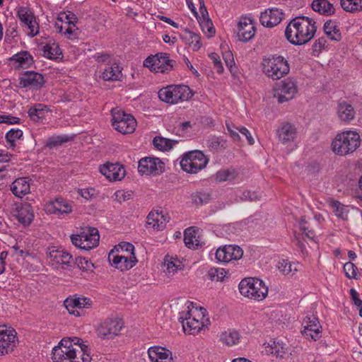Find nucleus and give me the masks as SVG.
<instances>
[{
    "instance_id": "1",
    "label": "nucleus",
    "mask_w": 362,
    "mask_h": 362,
    "mask_svg": "<svg viewBox=\"0 0 362 362\" xmlns=\"http://www.w3.org/2000/svg\"><path fill=\"white\" fill-rule=\"evenodd\" d=\"M315 21L308 17L298 16L292 19L285 30L287 40L294 45H303L310 41L317 30Z\"/></svg>"
},
{
    "instance_id": "2",
    "label": "nucleus",
    "mask_w": 362,
    "mask_h": 362,
    "mask_svg": "<svg viewBox=\"0 0 362 362\" xmlns=\"http://www.w3.org/2000/svg\"><path fill=\"white\" fill-rule=\"evenodd\" d=\"M81 339L78 337L62 339L59 345L52 349L53 362H89L88 356H83L81 361L75 358L76 354L81 352Z\"/></svg>"
},
{
    "instance_id": "3",
    "label": "nucleus",
    "mask_w": 362,
    "mask_h": 362,
    "mask_svg": "<svg viewBox=\"0 0 362 362\" xmlns=\"http://www.w3.org/2000/svg\"><path fill=\"white\" fill-rule=\"evenodd\" d=\"M262 71L269 78L279 80L289 73L288 61L280 55H271L263 59Z\"/></svg>"
},
{
    "instance_id": "4",
    "label": "nucleus",
    "mask_w": 362,
    "mask_h": 362,
    "mask_svg": "<svg viewBox=\"0 0 362 362\" xmlns=\"http://www.w3.org/2000/svg\"><path fill=\"white\" fill-rule=\"evenodd\" d=\"M360 145V136L355 132H345L336 136L332 143V151L337 155L345 156L354 152Z\"/></svg>"
},
{
    "instance_id": "5",
    "label": "nucleus",
    "mask_w": 362,
    "mask_h": 362,
    "mask_svg": "<svg viewBox=\"0 0 362 362\" xmlns=\"http://www.w3.org/2000/svg\"><path fill=\"white\" fill-rule=\"evenodd\" d=\"M240 293L243 296L260 301L264 300L268 293V288L264 282L257 278H245L238 286Z\"/></svg>"
},
{
    "instance_id": "6",
    "label": "nucleus",
    "mask_w": 362,
    "mask_h": 362,
    "mask_svg": "<svg viewBox=\"0 0 362 362\" xmlns=\"http://www.w3.org/2000/svg\"><path fill=\"white\" fill-rule=\"evenodd\" d=\"M194 312H197L196 309L194 311L187 310L180 313L179 321L182 325L183 331L185 333L189 334H198L204 326L209 324V320L204 318L206 313V309L200 308V314L202 315V320L196 318Z\"/></svg>"
},
{
    "instance_id": "7",
    "label": "nucleus",
    "mask_w": 362,
    "mask_h": 362,
    "mask_svg": "<svg viewBox=\"0 0 362 362\" xmlns=\"http://www.w3.org/2000/svg\"><path fill=\"white\" fill-rule=\"evenodd\" d=\"M158 94L160 100L169 104L188 100L192 96L189 88L185 85L168 86L160 89Z\"/></svg>"
},
{
    "instance_id": "8",
    "label": "nucleus",
    "mask_w": 362,
    "mask_h": 362,
    "mask_svg": "<svg viewBox=\"0 0 362 362\" xmlns=\"http://www.w3.org/2000/svg\"><path fill=\"white\" fill-rule=\"evenodd\" d=\"M208 159L200 151H193L185 153L180 161L181 168L187 173H197L204 169Z\"/></svg>"
},
{
    "instance_id": "9",
    "label": "nucleus",
    "mask_w": 362,
    "mask_h": 362,
    "mask_svg": "<svg viewBox=\"0 0 362 362\" xmlns=\"http://www.w3.org/2000/svg\"><path fill=\"white\" fill-rule=\"evenodd\" d=\"M112 125L118 132L127 134L135 131L136 121L132 115L126 114L121 110L112 109Z\"/></svg>"
},
{
    "instance_id": "10",
    "label": "nucleus",
    "mask_w": 362,
    "mask_h": 362,
    "mask_svg": "<svg viewBox=\"0 0 362 362\" xmlns=\"http://www.w3.org/2000/svg\"><path fill=\"white\" fill-rule=\"evenodd\" d=\"M71 240L76 247L85 250H89L98 245L99 233L98 229L88 228L80 234L72 235Z\"/></svg>"
},
{
    "instance_id": "11",
    "label": "nucleus",
    "mask_w": 362,
    "mask_h": 362,
    "mask_svg": "<svg viewBox=\"0 0 362 362\" xmlns=\"http://www.w3.org/2000/svg\"><path fill=\"white\" fill-rule=\"evenodd\" d=\"M48 257L51 265L56 269L70 270L74 264L72 255L62 249L49 248Z\"/></svg>"
},
{
    "instance_id": "12",
    "label": "nucleus",
    "mask_w": 362,
    "mask_h": 362,
    "mask_svg": "<svg viewBox=\"0 0 362 362\" xmlns=\"http://www.w3.org/2000/svg\"><path fill=\"white\" fill-rule=\"evenodd\" d=\"M173 62L167 54L158 53L147 57L144 66L156 73H167L173 69Z\"/></svg>"
},
{
    "instance_id": "13",
    "label": "nucleus",
    "mask_w": 362,
    "mask_h": 362,
    "mask_svg": "<svg viewBox=\"0 0 362 362\" xmlns=\"http://www.w3.org/2000/svg\"><path fill=\"white\" fill-rule=\"evenodd\" d=\"M124 322L120 319H110L100 324L97 328L98 336L101 339H112L120 334Z\"/></svg>"
},
{
    "instance_id": "14",
    "label": "nucleus",
    "mask_w": 362,
    "mask_h": 362,
    "mask_svg": "<svg viewBox=\"0 0 362 362\" xmlns=\"http://www.w3.org/2000/svg\"><path fill=\"white\" fill-rule=\"evenodd\" d=\"M17 16L21 22L27 27L28 35L34 37L39 33V24L33 12L28 7H19L17 11Z\"/></svg>"
},
{
    "instance_id": "15",
    "label": "nucleus",
    "mask_w": 362,
    "mask_h": 362,
    "mask_svg": "<svg viewBox=\"0 0 362 362\" xmlns=\"http://www.w3.org/2000/svg\"><path fill=\"white\" fill-rule=\"evenodd\" d=\"M302 334L306 339H312L314 341L319 339L322 336V326L318 319L314 315L306 316L302 322Z\"/></svg>"
},
{
    "instance_id": "16",
    "label": "nucleus",
    "mask_w": 362,
    "mask_h": 362,
    "mask_svg": "<svg viewBox=\"0 0 362 362\" xmlns=\"http://www.w3.org/2000/svg\"><path fill=\"white\" fill-rule=\"evenodd\" d=\"M138 170L142 175H159L164 171V163L158 158H143L139 161Z\"/></svg>"
},
{
    "instance_id": "17",
    "label": "nucleus",
    "mask_w": 362,
    "mask_h": 362,
    "mask_svg": "<svg viewBox=\"0 0 362 362\" xmlns=\"http://www.w3.org/2000/svg\"><path fill=\"white\" fill-rule=\"evenodd\" d=\"M297 93V85L294 80L288 78L281 81L278 89L275 90L274 97L279 103L293 99Z\"/></svg>"
},
{
    "instance_id": "18",
    "label": "nucleus",
    "mask_w": 362,
    "mask_h": 362,
    "mask_svg": "<svg viewBox=\"0 0 362 362\" xmlns=\"http://www.w3.org/2000/svg\"><path fill=\"white\" fill-rule=\"evenodd\" d=\"M45 84L43 76L35 71H27L19 76V86L34 90L40 89Z\"/></svg>"
},
{
    "instance_id": "19",
    "label": "nucleus",
    "mask_w": 362,
    "mask_h": 362,
    "mask_svg": "<svg viewBox=\"0 0 362 362\" xmlns=\"http://www.w3.org/2000/svg\"><path fill=\"white\" fill-rule=\"evenodd\" d=\"M243 255V251L239 246L229 245L219 247L216 252V258L218 262L228 263L240 259Z\"/></svg>"
},
{
    "instance_id": "20",
    "label": "nucleus",
    "mask_w": 362,
    "mask_h": 362,
    "mask_svg": "<svg viewBox=\"0 0 362 362\" xmlns=\"http://www.w3.org/2000/svg\"><path fill=\"white\" fill-rule=\"evenodd\" d=\"M92 300L84 296H73L66 298L64 301V305L69 313L76 316L79 315L77 308H89L92 306Z\"/></svg>"
},
{
    "instance_id": "21",
    "label": "nucleus",
    "mask_w": 362,
    "mask_h": 362,
    "mask_svg": "<svg viewBox=\"0 0 362 362\" xmlns=\"http://www.w3.org/2000/svg\"><path fill=\"white\" fill-rule=\"evenodd\" d=\"M108 259L112 265L121 271H126L132 269L137 262L135 255L126 256L124 254H115L111 252Z\"/></svg>"
},
{
    "instance_id": "22",
    "label": "nucleus",
    "mask_w": 362,
    "mask_h": 362,
    "mask_svg": "<svg viewBox=\"0 0 362 362\" xmlns=\"http://www.w3.org/2000/svg\"><path fill=\"white\" fill-rule=\"evenodd\" d=\"M16 332L14 329H7L0 327V356L13 351L16 346Z\"/></svg>"
},
{
    "instance_id": "23",
    "label": "nucleus",
    "mask_w": 362,
    "mask_h": 362,
    "mask_svg": "<svg viewBox=\"0 0 362 362\" xmlns=\"http://www.w3.org/2000/svg\"><path fill=\"white\" fill-rule=\"evenodd\" d=\"M100 172L110 181H118L123 179L126 171L119 163H106L100 167Z\"/></svg>"
},
{
    "instance_id": "24",
    "label": "nucleus",
    "mask_w": 362,
    "mask_h": 362,
    "mask_svg": "<svg viewBox=\"0 0 362 362\" xmlns=\"http://www.w3.org/2000/svg\"><path fill=\"white\" fill-rule=\"evenodd\" d=\"M256 32L252 20L248 18H242L237 27V35L239 40L247 42L252 39Z\"/></svg>"
},
{
    "instance_id": "25",
    "label": "nucleus",
    "mask_w": 362,
    "mask_h": 362,
    "mask_svg": "<svg viewBox=\"0 0 362 362\" xmlns=\"http://www.w3.org/2000/svg\"><path fill=\"white\" fill-rule=\"evenodd\" d=\"M284 13L281 9L272 8L261 13L259 21L261 24L267 28H273L281 23Z\"/></svg>"
},
{
    "instance_id": "26",
    "label": "nucleus",
    "mask_w": 362,
    "mask_h": 362,
    "mask_svg": "<svg viewBox=\"0 0 362 362\" xmlns=\"http://www.w3.org/2000/svg\"><path fill=\"white\" fill-rule=\"evenodd\" d=\"M276 136L281 144H288L296 139L297 129L294 124L287 122H284L277 129Z\"/></svg>"
},
{
    "instance_id": "27",
    "label": "nucleus",
    "mask_w": 362,
    "mask_h": 362,
    "mask_svg": "<svg viewBox=\"0 0 362 362\" xmlns=\"http://www.w3.org/2000/svg\"><path fill=\"white\" fill-rule=\"evenodd\" d=\"M47 214H68L71 212L72 207L69 203L62 198L56 199L46 204L45 206Z\"/></svg>"
},
{
    "instance_id": "28",
    "label": "nucleus",
    "mask_w": 362,
    "mask_h": 362,
    "mask_svg": "<svg viewBox=\"0 0 362 362\" xmlns=\"http://www.w3.org/2000/svg\"><path fill=\"white\" fill-rule=\"evenodd\" d=\"M14 216L23 226H28L34 217L32 206L27 202L18 205L16 208Z\"/></svg>"
},
{
    "instance_id": "29",
    "label": "nucleus",
    "mask_w": 362,
    "mask_h": 362,
    "mask_svg": "<svg viewBox=\"0 0 362 362\" xmlns=\"http://www.w3.org/2000/svg\"><path fill=\"white\" fill-rule=\"evenodd\" d=\"M148 354L151 362H173L171 352L163 347H151Z\"/></svg>"
},
{
    "instance_id": "30",
    "label": "nucleus",
    "mask_w": 362,
    "mask_h": 362,
    "mask_svg": "<svg viewBox=\"0 0 362 362\" xmlns=\"http://www.w3.org/2000/svg\"><path fill=\"white\" fill-rule=\"evenodd\" d=\"M168 222V218L162 212L151 211L147 216L146 224L156 230H163Z\"/></svg>"
},
{
    "instance_id": "31",
    "label": "nucleus",
    "mask_w": 362,
    "mask_h": 362,
    "mask_svg": "<svg viewBox=\"0 0 362 362\" xmlns=\"http://www.w3.org/2000/svg\"><path fill=\"white\" fill-rule=\"evenodd\" d=\"M337 113L341 121L349 122L354 119L356 111L351 104L341 100L337 105Z\"/></svg>"
},
{
    "instance_id": "32",
    "label": "nucleus",
    "mask_w": 362,
    "mask_h": 362,
    "mask_svg": "<svg viewBox=\"0 0 362 362\" xmlns=\"http://www.w3.org/2000/svg\"><path fill=\"white\" fill-rule=\"evenodd\" d=\"M11 190L16 197H22L30 193V182L26 177L17 178L11 184Z\"/></svg>"
},
{
    "instance_id": "33",
    "label": "nucleus",
    "mask_w": 362,
    "mask_h": 362,
    "mask_svg": "<svg viewBox=\"0 0 362 362\" xmlns=\"http://www.w3.org/2000/svg\"><path fill=\"white\" fill-rule=\"evenodd\" d=\"M10 61L13 62V66L16 69L29 68L34 62L33 57L26 51L14 54L10 59Z\"/></svg>"
},
{
    "instance_id": "34",
    "label": "nucleus",
    "mask_w": 362,
    "mask_h": 362,
    "mask_svg": "<svg viewBox=\"0 0 362 362\" xmlns=\"http://www.w3.org/2000/svg\"><path fill=\"white\" fill-rule=\"evenodd\" d=\"M312 8L325 16H331L335 11L334 5L327 0H314L312 3Z\"/></svg>"
},
{
    "instance_id": "35",
    "label": "nucleus",
    "mask_w": 362,
    "mask_h": 362,
    "mask_svg": "<svg viewBox=\"0 0 362 362\" xmlns=\"http://www.w3.org/2000/svg\"><path fill=\"white\" fill-rule=\"evenodd\" d=\"M48 107L42 103H37L30 107L28 111L30 118L34 122H39L45 117Z\"/></svg>"
},
{
    "instance_id": "36",
    "label": "nucleus",
    "mask_w": 362,
    "mask_h": 362,
    "mask_svg": "<svg viewBox=\"0 0 362 362\" xmlns=\"http://www.w3.org/2000/svg\"><path fill=\"white\" fill-rule=\"evenodd\" d=\"M181 38L187 44H189L193 50H198L202 47L200 42V36L197 33L185 29L180 35Z\"/></svg>"
},
{
    "instance_id": "37",
    "label": "nucleus",
    "mask_w": 362,
    "mask_h": 362,
    "mask_svg": "<svg viewBox=\"0 0 362 362\" xmlns=\"http://www.w3.org/2000/svg\"><path fill=\"white\" fill-rule=\"evenodd\" d=\"M122 70L117 64L106 67L102 74V78L107 81H119L122 77Z\"/></svg>"
},
{
    "instance_id": "38",
    "label": "nucleus",
    "mask_w": 362,
    "mask_h": 362,
    "mask_svg": "<svg viewBox=\"0 0 362 362\" xmlns=\"http://www.w3.org/2000/svg\"><path fill=\"white\" fill-rule=\"evenodd\" d=\"M323 29L325 33L330 40L336 41L341 40V33L335 21H327L324 24Z\"/></svg>"
},
{
    "instance_id": "39",
    "label": "nucleus",
    "mask_w": 362,
    "mask_h": 362,
    "mask_svg": "<svg viewBox=\"0 0 362 362\" xmlns=\"http://www.w3.org/2000/svg\"><path fill=\"white\" fill-rule=\"evenodd\" d=\"M240 336L238 332L233 329H228L223 332L220 336V341L227 345L233 346L239 343Z\"/></svg>"
},
{
    "instance_id": "40",
    "label": "nucleus",
    "mask_w": 362,
    "mask_h": 362,
    "mask_svg": "<svg viewBox=\"0 0 362 362\" xmlns=\"http://www.w3.org/2000/svg\"><path fill=\"white\" fill-rule=\"evenodd\" d=\"M43 56L49 59H57L61 54V49L54 41H49L42 47Z\"/></svg>"
},
{
    "instance_id": "41",
    "label": "nucleus",
    "mask_w": 362,
    "mask_h": 362,
    "mask_svg": "<svg viewBox=\"0 0 362 362\" xmlns=\"http://www.w3.org/2000/svg\"><path fill=\"white\" fill-rule=\"evenodd\" d=\"M277 268L284 275L293 276L298 271V263H291L286 259H281L277 264Z\"/></svg>"
},
{
    "instance_id": "42",
    "label": "nucleus",
    "mask_w": 362,
    "mask_h": 362,
    "mask_svg": "<svg viewBox=\"0 0 362 362\" xmlns=\"http://www.w3.org/2000/svg\"><path fill=\"white\" fill-rule=\"evenodd\" d=\"M196 231L192 228H187L184 233V242L185 245L190 249H194L199 245Z\"/></svg>"
},
{
    "instance_id": "43",
    "label": "nucleus",
    "mask_w": 362,
    "mask_h": 362,
    "mask_svg": "<svg viewBox=\"0 0 362 362\" xmlns=\"http://www.w3.org/2000/svg\"><path fill=\"white\" fill-rule=\"evenodd\" d=\"M340 5L346 12L356 13L362 11V0H340Z\"/></svg>"
},
{
    "instance_id": "44",
    "label": "nucleus",
    "mask_w": 362,
    "mask_h": 362,
    "mask_svg": "<svg viewBox=\"0 0 362 362\" xmlns=\"http://www.w3.org/2000/svg\"><path fill=\"white\" fill-rule=\"evenodd\" d=\"M164 264L166 266V269L169 274H174L182 267L181 262L177 257L170 255L165 257Z\"/></svg>"
},
{
    "instance_id": "45",
    "label": "nucleus",
    "mask_w": 362,
    "mask_h": 362,
    "mask_svg": "<svg viewBox=\"0 0 362 362\" xmlns=\"http://www.w3.org/2000/svg\"><path fill=\"white\" fill-rule=\"evenodd\" d=\"M153 143L155 147L158 150L168 151L173 148V144L177 143V141L163 137L156 136L153 139Z\"/></svg>"
},
{
    "instance_id": "46",
    "label": "nucleus",
    "mask_w": 362,
    "mask_h": 362,
    "mask_svg": "<svg viewBox=\"0 0 362 362\" xmlns=\"http://www.w3.org/2000/svg\"><path fill=\"white\" fill-rule=\"evenodd\" d=\"M331 207L337 217L344 221L348 219L349 210L346 206L342 204L338 201H333L331 203Z\"/></svg>"
},
{
    "instance_id": "47",
    "label": "nucleus",
    "mask_w": 362,
    "mask_h": 362,
    "mask_svg": "<svg viewBox=\"0 0 362 362\" xmlns=\"http://www.w3.org/2000/svg\"><path fill=\"white\" fill-rule=\"evenodd\" d=\"M191 199L197 205L207 204L211 199V194L206 192H197L191 195Z\"/></svg>"
},
{
    "instance_id": "48",
    "label": "nucleus",
    "mask_w": 362,
    "mask_h": 362,
    "mask_svg": "<svg viewBox=\"0 0 362 362\" xmlns=\"http://www.w3.org/2000/svg\"><path fill=\"white\" fill-rule=\"evenodd\" d=\"M198 18L202 30L204 33H207L209 36H212L215 33V30L211 21L209 18V15L207 16L199 17Z\"/></svg>"
},
{
    "instance_id": "49",
    "label": "nucleus",
    "mask_w": 362,
    "mask_h": 362,
    "mask_svg": "<svg viewBox=\"0 0 362 362\" xmlns=\"http://www.w3.org/2000/svg\"><path fill=\"white\" fill-rule=\"evenodd\" d=\"M227 272L223 268H211L208 272V276L211 281H223Z\"/></svg>"
},
{
    "instance_id": "50",
    "label": "nucleus",
    "mask_w": 362,
    "mask_h": 362,
    "mask_svg": "<svg viewBox=\"0 0 362 362\" xmlns=\"http://www.w3.org/2000/svg\"><path fill=\"white\" fill-rule=\"evenodd\" d=\"M23 136V131L21 129H11L6 134V140L11 146H14L15 142Z\"/></svg>"
},
{
    "instance_id": "51",
    "label": "nucleus",
    "mask_w": 362,
    "mask_h": 362,
    "mask_svg": "<svg viewBox=\"0 0 362 362\" xmlns=\"http://www.w3.org/2000/svg\"><path fill=\"white\" fill-rule=\"evenodd\" d=\"M344 271L345 275L349 279H357V272L358 268L357 267L351 262H348L344 265Z\"/></svg>"
},
{
    "instance_id": "52",
    "label": "nucleus",
    "mask_w": 362,
    "mask_h": 362,
    "mask_svg": "<svg viewBox=\"0 0 362 362\" xmlns=\"http://www.w3.org/2000/svg\"><path fill=\"white\" fill-rule=\"evenodd\" d=\"M79 33L80 31L78 30V28H76L74 22L69 21L68 28L64 32V35L66 36V37L71 40H74L78 38Z\"/></svg>"
},
{
    "instance_id": "53",
    "label": "nucleus",
    "mask_w": 362,
    "mask_h": 362,
    "mask_svg": "<svg viewBox=\"0 0 362 362\" xmlns=\"http://www.w3.org/2000/svg\"><path fill=\"white\" fill-rule=\"evenodd\" d=\"M233 177V173L228 170H221L215 175V180L218 182H225Z\"/></svg>"
},
{
    "instance_id": "54",
    "label": "nucleus",
    "mask_w": 362,
    "mask_h": 362,
    "mask_svg": "<svg viewBox=\"0 0 362 362\" xmlns=\"http://www.w3.org/2000/svg\"><path fill=\"white\" fill-rule=\"evenodd\" d=\"M209 58L212 61L214 64V69L216 71V72L218 74L223 73V66L221 61L220 56L218 54L214 52L209 54Z\"/></svg>"
},
{
    "instance_id": "55",
    "label": "nucleus",
    "mask_w": 362,
    "mask_h": 362,
    "mask_svg": "<svg viewBox=\"0 0 362 362\" xmlns=\"http://www.w3.org/2000/svg\"><path fill=\"white\" fill-rule=\"evenodd\" d=\"M223 59L226 65L230 70V73L234 74L235 72V62L233 59V54L230 51L226 52L223 55Z\"/></svg>"
},
{
    "instance_id": "56",
    "label": "nucleus",
    "mask_w": 362,
    "mask_h": 362,
    "mask_svg": "<svg viewBox=\"0 0 362 362\" xmlns=\"http://www.w3.org/2000/svg\"><path fill=\"white\" fill-rule=\"evenodd\" d=\"M68 139L65 136H55L49 137L46 142V145L48 147L52 148L57 146L58 145L62 144V143L66 142Z\"/></svg>"
},
{
    "instance_id": "57",
    "label": "nucleus",
    "mask_w": 362,
    "mask_h": 362,
    "mask_svg": "<svg viewBox=\"0 0 362 362\" xmlns=\"http://www.w3.org/2000/svg\"><path fill=\"white\" fill-rule=\"evenodd\" d=\"M271 347V354L276 356L277 357L282 358L284 355L286 354V349L279 342L274 341L272 344L270 346Z\"/></svg>"
},
{
    "instance_id": "58",
    "label": "nucleus",
    "mask_w": 362,
    "mask_h": 362,
    "mask_svg": "<svg viewBox=\"0 0 362 362\" xmlns=\"http://www.w3.org/2000/svg\"><path fill=\"white\" fill-rule=\"evenodd\" d=\"M76 263L78 267L83 271L91 270L93 264L88 259L82 257H78L76 259Z\"/></svg>"
},
{
    "instance_id": "59",
    "label": "nucleus",
    "mask_w": 362,
    "mask_h": 362,
    "mask_svg": "<svg viewBox=\"0 0 362 362\" xmlns=\"http://www.w3.org/2000/svg\"><path fill=\"white\" fill-rule=\"evenodd\" d=\"M80 345H81V352L80 353H77V354H76V361H81V359L85 356H88V358H89V362H91V360H92V358L90 356V353L88 352V346L87 345H85L83 344V340L81 339V341L80 342Z\"/></svg>"
},
{
    "instance_id": "60",
    "label": "nucleus",
    "mask_w": 362,
    "mask_h": 362,
    "mask_svg": "<svg viewBox=\"0 0 362 362\" xmlns=\"http://www.w3.org/2000/svg\"><path fill=\"white\" fill-rule=\"evenodd\" d=\"M1 118L3 120V124H16L20 123V119L11 115H1Z\"/></svg>"
},
{
    "instance_id": "61",
    "label": "nucleus",
    "mask_w": 362,
    "mask_h": 362,
    "mask_svg": "<svg viewBox=\"0 0 362 362\" xmlns=\"http://www.w3.org/2000/svg\"><path fill=\"white\" fill-rule=\"evenodd\" d=\"M306 222L302 219L300 222V230L309 238L312 240H315V235L314 233V231L312 230H308V228L305 226Z\"/></svg>"
},
{
    "instance_id": "62",
    "label": "nucleus",
    "mask_w": 362,
    "mask_h": 362,
    "mask_svg": "<svg viewBox=\"0 0 362 362\" xmlns=\"http://www.w3.org/2000/svg\"><path fill=\"white\" fill-rule=\"evenodd\" d=\"M122 252H125L127 254L126 256H130V255H135L134 251V246L129 243H122L120 245Z\"/></svg>"
},
{
    "instance_id": "63",
    "label": "nucleus",
    "mask_w": 362,
    "mask_h": 362,
    "mask_svg": "<svg viewBox=\"0 0 362 362\" xmlns=\"http://www.w3.org/2000/svg\"><path fill=\"white\" fill-rule=\"evenodd\" d=\"M237 129L239 131V132L245 136L246 139L247 140V142L250 145H252L255 143L254 139L252 138L250 132L248 131L247 129L243 127L240 128H237Z\"/></svg>"
},
{
    "instance_id": "64",
    "label": "nucleus",
    "mask_w": 362,
    "mask_h": 362,
    "mask_svg": "<svg viewBox=\"0 0 362 362\" xmlns=\"http://www.w3.org/2000/svg\"><path fill=\"white\" fill-rule=\"evenodd\" d=\"M326 43H327V41L324 37L319 38L318 40H317L315 42V43L313 45L314 50L315 51L321 50L322 48H324L325 47Z\"/></svg>"
}]
</instances>
